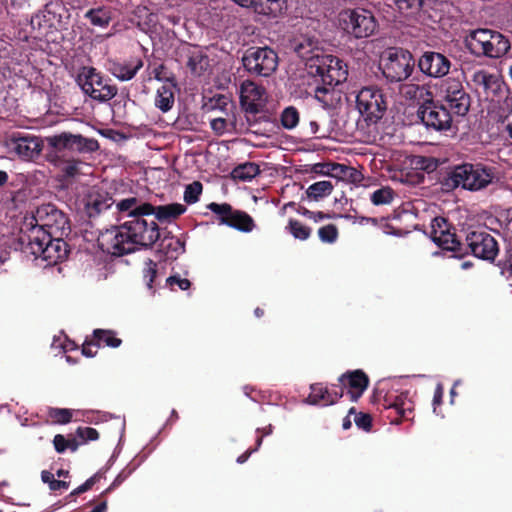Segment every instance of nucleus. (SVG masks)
<instances>
[{
  "label": "nucleus",
  "mask_w": 512,
  "mask_h": 512,
  "mask_svg": "<svg viewBox=\"0 0 512 512\" xmlns=\"http://www.w3.org/2000/svg\"><path fill=\"white\" fill-rule=\"evenodd\" d=\"M80 442L76 438H66L62 434H56L53 438V445L58 453H64L67 449L75 452L80 446Z\"/></svg>",
  "instance_id": "79ce46f5"
},
{
  "label": "nucleus",
  "mask_w": 512,
  "mask_h": 512,
  "mask_svg": "<svg viewBox=\"0 0 512 512\" xmlns=\"http://www.w3.org/2000/svg\"><path fill=\"white\" fill-rule=\"evenodd\" d=\"M61 237L50 233V239L47 240L39 255L47 265H55L67 258L68 244Z\"/></svg>",
  "instance_id": "bb28decb"
},
{
  "label": "nucleus",
  "mask_w": 512,
  "mask_h": 512,
  "mask_svg": "<svg viewBox=\"0 0 512 512\" xmlns=\"http://www.w3.org/2000/svg\"><path fill=\"white\" fill-rule=\"evenodd\" d=\"M166 284L171 290H175L174 285H177L182 291H186L191 287L190 280L181 278L179 274L169 276L166 280Z\"/></svg>",
  "instance_id": "5fc2aeb1"
},
{
  "label": "nucleus",
  "mask_w": 512,
  "mask_h": 512,
  "mask_svg": "<svg viewBox=\"0 0 512 512\" xmlns=\"http://www.w3.org/2000/svg\"><path fill=\"white\" fill-rule=\"evenodd\" d=\"M332 190L333 185L330 181H318L308 187L306 194L309 199L318 201L330 195Z\"/></svg>",
  "instance_id": "4c0bfd02"
},
{
  "label": "nucleus",
  "mask_w": 512,
  "mask_h": 512,
  "mask_svg": "<svg viewBox=\"0 0 512 512\" xmlns=\"http://www.w3.org/2000/svg\"><path fill=\"white\" fill-rule=\"evenodd\" d=\"M331 177L338 180H355L357 171L355 168L347 166L345 164L330 162Z\"/></svg>",
  "instance_id": "58836bf2"
},
{
  "label": "nucleus",
  "mask_w": 512,
  "mask_h": 512,
  "mask_svg": "<svg viewBox=\"0 0 512 512\" xmlns=\"http://www.w3.org/2000/svg\"><path fill=\"white\" fill-rule=\"evenodd\" d=\"M398 9L402 12L415 13L418 11L422 4L423 0H394Z\"/></svg>",
  "instance_id": "864d4df0"
},
{
  "label": "nucleus",
  "mask_w": 512,
  "mask_h": 512,
  "mask_svg": "<svg viewBox=\"0 0 512 512\" xmlns=\"http://www.w3.org/2000/svg\"><path fill=\"white\" fill-rule=\"evenodd\" d=\"M202 183L194 181L187 185L184 191V201L188 204H193L199 200V196L202 193Z\"/></svg>",
  "instance_id": "09e8293b"
},
{
  "label": "nucleus",
  "mask_w": 512,
  "mask_h": 512,
  "mask_svg": "<svg viewBox=\"0 0 512 512\" xmlns=\"http://www.w3.org/2000/svg\"><path fill=\"white\" fill-rule=\"evenodd\" d=\"M48 239L50 232L43 229V226L32 222L25 223L14 241V248L38 259Z\"/></svg>",
  "instance_id": "4468645a"
},
{
  "label": "nucleus",
  "mask_w": 512,
  "mask_h": 512,
  "mask_svg": "<svg viewBox=\"0 0 512 512\" xmlns=\"http://www.w3.org/2000/svg\"><path fill=\"white\" fill-rule=\"evenodd\" d=\"M172 86H175V84L162 85L157 89L155 106L164 113L168 112L174 104V93Z\"/></svg>",
  "instance_id": "72a5a7b5"
},
{
  "label": "nucleus",
  "mask_w": 512,
  "mask_h": 512,
  "mask_svg": "<svg viewBox=\"0 0 512 512\" xmlns=\"http://www.w3.org/2000/svg\"><path fill=\"white\" fill-rule=\"evenodd\" d=\"M260 173L259 165L254 162H245L236 166L232 172L231 177L239 181H250Z\"/></svg>",
  "instance_id": "f704fd0d"
},
{
  "label": "nucleus",
  "mask_w": 512,
  "mask_h": 512,
  "mask_svg": "<svg viewBox=\"0 0 512 512\" xmlns=\"http://www.w3.org/2000/svg\"><path fill=\"white\" fill-rule=\"evenodd\" d=\"M153 212L149 214L152 219L160 223H170L177 219L186 211V206L180 203H171L166 205H152Z\"/></svg>",
  "instance_id": "c756f323"
},
{
  "label": "nucleus",
  "mask_w": 512,
  "mask_h": 512,
  "mask_svg": "<svg viewBox=\"0 0 512 512\" xmlns=\"http://www.w3.org/2000/svg\"><path fill=\"white\" fill-rule=\"evenodd\" d=\"M160 249L164 250L167 255L170 252L180 253V252H184L185 244L179 238H175L173 236L172 237L165 236L160 242Z\"/></svg>",
  "instance_id": "a18cd8bd"
},
{
  "label": "nucleus",
  "mask_w": 512,
  "mask_h": 512,
  "mask_svg": "<svg viewBox=\"0 0 512 512\" xmlns=\"http://www.w3.org/2000/svg\"><path fill=\"white\" fill-rule=\"evenodd\" d=\"M239 100L246 114L256 115L262 112L266 105V90L251 80H245L240 85Z\"/></svg>",
  "instance_id": "aec40b11"
},
{
  "label": "nucleus",
  "mask_w": 512,
  "mask_h": 512,
  "mask_svg": "<svg viewBox=\"0 0 512 512\" xmlns=\"http://www.w3.org/2000/svg\"><path fill=\"white\" fill-rule=\"evenodd\" d=\"M93 338L99 343V346L103 343L107 347L117 348L122 343V340L116 336V332L113 330L95 329Z\"/></svg>",
  "instance_id": "e433bc0d"
},
{
  "label": "nucleus",
  "mask_w": 512,
  "mask_h": 512,
  "mask_svg": "<svg viewBox=\"0 0 512 512\" xmlns=\"http://www.w3.org/2000/svg\"><path fill=\"white\" fill-rule=\"evenodd\" d=\"M430 237L441 249L451 251L458 258V248L462 247L464 239L455 233V228L445 218L432 220Z\"/></svg>",
  "instance_id": "a211bd4d"
},
{
  "label": "nucleus",
  "mask_w": 512,
  "mask_h": 512,
  "mask_svg": "<svg viewBox=\"0 0 512 512\" xmlns=\"http://www.w3.org/2000/svg\"><path fill=\"white\" fill-rule=\"evenodd\" d=\"M117 202L107 191L93 188L86 197L85 212L90 219L95 218Z\"/></svg>",
  "instance_id": "393cba45"
},
{
  "label": "nucleus",
  "mask_w": 512,
  "mask_h": 512,
  "mask_svg": "<svg viewBox=\"0 0 512 512\" xmlns=\"http://www.w3.org/2000/svg\"><path fill=\"white\" fill-rule=\"evenodd\" d=\"M9 141L10 149L25 160L36 158L42 150L41 140L27 132H12Z\"/></svg>",
  "instance_id": "412c9836"
},
{
  "label": "nucleus",
  "mask_w": 512,
  "mask_h": 512,
  "mask_svg": "<svg viewBox=\"0 0 512 512\" xmlns=\"http://www.w3.org/2000/svg\"><path fill=\"white\" fill-rule=\"evenodd\" d=\"M504 269L512 275V247L507 250L506 258L504 260Z\"/></svg>",
  "instance_id": "774afa93"
},
{
  "label": "nucleus",
  "mask_w": 512,
  "mask_h": 512,
  "mask_svg": "<svg viewBox=\"0 0 512 512\" xmlns=\"http://www.w3.org/2000/svg\"><path fill=\"white\" fill-rule=\"evenodd\" d=\"M99 343L93 339H86L82 345V354L86 357H94L97 354Z\"/></svg>",
  "instance_id": "bf43d9fd"
},
{
  "label": "nucleus",
  "mask_w": 512,
  "mask_h": 512,
  "mask_svg": "<svg viewBox=\"0 0 512 512\" xmlns=\"http://www.w3.org/2000/svg\"><path fill=\"white\" fill-rule=\"evenodd\" d=\"M36 224L52 235L63 236L70 232V222L64 212L54 204H44L37 208L34 216Z\"/></svg>",
  "instance_id": "f3484780"
},
{
  "label": "nucleus",
  "mask_w": 512,
  "mask_h": 512,
  "mask_svg": "<svg viewBox=\"0 0 512 512\" xmlns=\"http://www.w3.org/2000/svg\"><path fill=\"white\" fill-rule=\"evenodd\" d=\"M379 406L387 412L385 416L391 424H400L403 420H412L415 408L414 401L409 391L399 394L388 393L384 396Z\"/></svg>",
  "instance_id": "2eb2a0df"
},
{
  "label": "nucleus",
  "mask_w": 512,
  "mask_h": 512,
  "mask_svg": "<svg viewBox=\"0 0 512 512\" xmlns=\"http://www.w3.org/2000/svg\"><path fill=\"white\" fill-rule=\"evenodd\" d=\"M330 218H332V215L329 213H325L323 211H314L310 220L318 223L322 220L330 219Z\"/></svg>",
  "instance_id": "338daca9"
},
{
  "label": "nucleus",
  "mask_w": 512,
  "mask_h": 512,
  "mask_svg": "<svg viewBox=\"0 0 512 512\" xmlns=\"http://www.w3.org/2000/svg\"><path fill=\"white\" fill-rule=\"evenodd\" d=\"M442 104L453 115L465 116L471 106V97L466 92L462 81L457 77H448L441 84Z\"/></svg>",
  "instance_id": "9b49d317"
},
{
  "label": "nucleus",
  "mask_w": 512,
  "mask_h": 512,
  "mask_svg": "<svg viewBox=\"0 0 512 512\" xmlns=\"http://www.w3.org/2000/svg\"><path fill=\"white\" fill-rule=\"evenodd\" d=\"M122 229V222L118 226L101 231L97 238L98 247L112 256H123L134 252V246L129 245V239Z\"/></svg>",
  "instance_id": "6ab92c4d"
},
{
  "label": "nucleus",
  "mask_w": 512,
  "mask_h": 512,
  "mask_svg": "<svg viewBox=\"0 0 512 512\" xmlns=\"http://www.w3.org/2000/svg\"><path fill=\"white\" fill-rule=\"evenodd\" d=\"M70 486V483L65 480H54L52 482V485L50 486V490L52 491H60V490H67Z\"/></svg>",
  "instance_id": "69168bd1"
},
{
  "label": "nucleus",
  "mask_w": 512,
  "mask_h": 512,
  "mask_svg": "<svg viewBox=\"0 0 512 512\" xmlns=\"http://www.w3.org/2000/svg\"><path fill=\"white\" fill-rule=\"evenodd\" d=\"M116 210L117 219L122 221V229L134 251L151 248L160 239L159 225L149 215L153 212L151 203L128 197L118 200Z\"/></svg>",
  "instance_id": "f03ea898"
},
{
  "label": "nucleus",
  "mask_w": 512,
  "mask_h": 512,
  "mask_svg": "<svg viewBox=\"0 0 512 512\" xmlns=\"http://www.w3.org/2000/svg\"><path fill=\"white\" fill-rule=\"evenodd\" d=\"M497 170L483 163L464 162L448 167L438 178L443 192L449 193L457 188L471 192L486 189L499 182Z\"/></svg>",
  "instance_id": "7ed1b4c3"
},
{
  "label": "nucleus",
  "mask_w": 512,
  "mask_h": 512,
  "mask_svg": "<svg viewBox=\"0 0 512 512\" xmlns=\"http://www.w3.org/2000/svg\"><path fill=\"white\" fill-rule=\"evenodd\" d=\"M47 144L53 150L48 154V161L57 167L63 178L71 179L79 174L80 160L65 159L66 150L77 153H91L99 149V143L94 138H86L80 134L62 132L46 138Z\"/></svg>",
  "instance_id": "20e7f679"
},
{
  "label": "nucleus",
  "mask_w": 512,
  "mask_h": 512,
  "mask_svg": "<svg viewBox=\"0 0 512 512\" xmlns=\"http://www.w3.org/2000/svg\"><path fill=\"white\" fill-rule=\"evenodd\" d=\"M134 471V468L129 466L125 467L114 479L111 485L103 491V494H108L112 492L116 487L122 484Z\"/></svg>",
  "instance_id": "13d9d810"
},
{
  "label": "nucleus",
  "mask_w": 512,
  "mask_h": 512,
  "mask_svg": "<svg viewBox=\"0 0 512 512\" xmlns=\"http://www.w3.org/2000/svg\"><path fill=\"white\" fill-rule=\"evenodd\" d=\"M287 8L286 0H257L254 6L258 13L277 17L281 15Z\"/></svg>",
  "instance_id": "473e14b6"
},
{
  "label": "nucleus",
  "mask_w": 512,
  "mask_h": 512,
  "mask_svg": "<svg viewBox=\"0 0 512 512\" xmlns=\"http://www.w3.org/2000/svg\"><path fill=\"white\" fill-rule=\"evenodd\" d=\"M294 51L305 62L308 75L317 78L321 83L314 89L315 98L327 104L326 94L347 80V64L337 56L325 53L319 41L311 37L298 40Z\"/></svg>",
  "instance_id": "f257e3e1"
},
{
  "label": "nucleus",
  "mask_w": 512,
  "mask_h": 512,
  "mask_svg": "<svg viewBox=\"0 0 512 512\" xmlns=\"http://www.w3.org/2000/svg\"><path fill=\"white\" fill-rule=\"evenodd\" d=\"M356 107L367 126L376 124L385 114L387 102L376 86L362 88L356 96Z\"/></svg>",
  "instance_id": "9d476101"
},
{
  "label": "nucleus",
  "mask_w": 512,
  "mask_h": 512,
  "mask_svg": "<svg viewBox=\"0 0 512 512\" xmlns=\"http://www.w3.org/2000/svg\"><path fill=\"white\" fill-rule=\"evenodd\" d=\"M181 51L187 59L186 67L190 73L195 77L202 76L209 67L208 56L197 46L191 44L183 46Z\"/></svg>",
  "instance_id": "cd10ccee"
},
{
  "label": "nucleus",
  "mask_w": 512,
  "mask_h": 512,
  "mask_svg": "<svg viewBox=\"0 0 512 512\" xmlns=\"http://www.w3.org/2000/svg\"><path fill=\"white\" fill-rule=\"evenodd\" d=\"M399 92L406 100L417 102L419 106L433 98V93L430 91L429 87L414 83L402 84Z\"/></svg>",
  "instance_id": "7c9ffc66"
},
{
  "label": "nucleus",
  "mask_w": 512,
  "mask_h": 512,
  "mask_svg": "<svg viewBox=\"0 0 512 512\" xmlns=\"http://www.w3.org/2000/svg\"><path fill=\"white\" fill-rule=\"evenodd\" d=\"M420 71L431 78H441L446 76L451 68L450 59L442 53L436 51H425L417 63Z\"/></svg>",
  "instance_id": "5701e85b"
},
{
  "label": "nucleus",
  "mask_w": 512,
  "mask_h": 512,
  "mask_svg": "<svg viewBox=\"0 0 512 512\" xmlns=\"http://www.w3.org/2000/svg\"><path fill=\"white\" fill-rule=\"evenodd\" d=\"M156 276H157V264L153 260L148 259V261L146 262V266L143 269V277H144V280L146 281V285L148 286L149 289L153 288V283H154Z\"/></svg>",
  "instance_id": "603ef678"
},
{
  "label": "nucleus",
  "mask_w": 512,
  "mask_h": 512,
  "mask_svg": "<svg viewBox=\"0 0 512 512\" xmlns=\"http://www.w3.org/2000/svg\"><path fill=\"white\" fill-rule=\"evenodd\" d=\"M339 27L355 39L371 36L377 27V22L371 11L363 8L345 9L338 15Z\"/></svg>",
  "instance_id": "1a4fd4ad"
},
{
  "label": "nucleus",
  "mask_w": 512,
  "mask_h": 512,
  "mask_svg": "<svg viewBox=\"0 0 512 512\" xmlns=\"http://www.w3.org/2000/svg\"><path fill=\"white\" fill-rule=\"evenodd\" d=\"M413 163L416 165L417 168L427 172H433L434 170H436L438 166V162L435 158L426 156L415 157Z\"/></svg>",
  "instance_id": "3c124183"
},
{
  "label": "nucleus",
  "mask_w": 512,
  "mask_h": 512,
  "mask_svg": "<svg viewBox=\"0 0 512 512\" xmlns=\"http://www.w3.org/2000/svg\"><path fill=\"white\" fill-rule=\"evenodd\" d=\"M166 70H167V68L165 67V65L160 64L153 71L154 77H155V79H157L159 81L165 80V81L172 83L174 81V76H167Z\"/></svg>",
  "instance_id": "680f3d73"
},
{
  "label": "nucleus",
  "mask_w": 512,
  "mask_h": 512,
  "mask_svg": "<svg viewBox=\"0 0 512 512\" xmlns=\"http://www.w3.org/2000/svg\"><path fill=\"white\" fill-rule=\"evenodd\" d=\"M48 417L55 424H67L72 420V411L66 408H53L48 409Z\"/></svg>",
  "instance_id": "c03bdc74"
},
{
  "label": "nucleus",
  "mask_w": 512,
  "mask_h": 512,
  "mask_svg": "<svg viewBox=\"0 0 512 512\" xmlns=\"http://www.w3.org/2000/svg\"><path fill=\"white\" fill-rule=\"evenodd\" d=\"M417 116L427 129L437 132L449 130L453 122L451 111L434 98L418 107Z\"/></svg>",
  "instance_id": "ddd939ff"
},
{
  "label": "nucleus",
  "mask_w": 512,
  "mask_h": 512,
  "mask_svg": "<svg viewBox=\"0 0 512 512\" xmlns=\"http://www.w3.org/2000/svg\"><path fill=\"white\" fill-rule=\"evenodd\" d=\"M338 236L339 231L335 224H327L318 229V237L323 243L332 244L337 241Z\"/></svg>",
  "instance_id": "49530a36"
},
{
  "label": "nucleus",
  "mask_w": 512,
  "mask_h": 512,
  "mask_svg": "<svg viewBox=\"0 0 512 512\" xmlns=\"http://www.w3.org/2000/svg\"><path fill=\"white\" fill-rule=\"evenodd\" d=\"M498 253L499 245L496 238L482 228L466 232L463 245L458 248V258L471 254L488 262H493Z\"/></svg>",
  "instance_id": "0eeeda50"
},
{
  "label": "nucleus",
  "mask_w": 512,
  "mask_h": 512,
  "mask_svg": "<svg viewBox=\"0 0 512 512\" xmlns=\"http://www.w3.org/2000/svg\"><path fill=\"white\" fill-rule=\"evenodd\" d=\"M143 65L144 62L139 57L131 58L129 61L108 60L107 70L118 80L129 81L136 76Z\"/></svg>",
  "instance_id": "c85d7f7f"
},
{
  "label": "nucleus",
  "mask_w": 512,
  "mask_h": 512,
  "mask_svg": "<svg viewBox=\"0 0 512 512\" xmlns=\"http://www.w3.org/2000/svg\"><path fill=\"white\" fill-rule=\"evenodd\" d=\"M443 394H444L443 386L441 384H438L435 388L434 396H433L434 410L436 409V406H438L442 403Z\"/></svg>",
  "instance_id": "0e129e2a"
},
{
  "label": "nucleus",
  "mask_w": 512,
  "mask_h": 512,
  "mask_svg": "<svg viewBox=\"0 0 512 512\" xmlns=\"http://www.w3.org/2000/svg\"><path fill=\"white\" fill-rule=\"evenodd\" d=\"M207 208L218 216L220 224L245 233L251 232L255 228V222L248 213L235 210L228 203L211 202L207 205Z\"/></svg>",
  "instance_id": "dca6fc26"
},
{
  "label": "nucleus",
  "mask_w": 512,
  "mask_h": 512,
  "mask_svg": "<svg viewBox=\"0 0 512 512\" xmlns=\"http://www.w3.org/2000/svg\"><path fill=\"white\" fill-rule=\"evenodd\" d=\"M55 13L50 10V5L46 4L44 9L38 11L31 18V26L33 29H42L53 26Z\"/></svg>",
  "instance_id": "c9c22d12"
},
{
  "label": "nucleus",
  "mask_w": 512,
  "mask_h": 512,
  "mask_svg": "<svg viewBox=\"0 0 512 512\" xmlns=\"http://www.w3.org/2000/svg\"><path fill=\"white\" fill-rule=\"evenodd\" d=\"M210 126L215 133L221 135L226 130L227 121L224 118H215L211 120Z\"/></svg>",
  "instance_id": "052dcab7"
},
{
  "label": "nucleus",
  "mask_w": 512,
  "mask_h": 512,
  "mask_svg": "<svg viewBox=\"0 0 512 512\" xmlns=\"http://www.w3.org/2000/svg\"><path fill=\"white\" fill-rule=\"evenodd\" d=\"M84 18L89 20L93 26L107 28L113 18L112 8L108 6L91 8L86 11Z\"/></svg>",
  "instance_id": "2f4dec72"
},
{
  "label": "nucleus",
  "mask_w": 512,
  "mask_h": 512,
  "mask_svg": "<svg viewBox=\"0 0 512 512\" xmlns=\"http://www.w3.org/2000/svg\"><path fill=\"white\" fill-rule=\"evenodd\" d=\"M356 222L361 224V225L372 224L374 226H378L381 223V226H382V228H383L385 233L398 235V233L393 229V227L391 225H389L385 221L384 218L378 219V218H374V217L360 216V217H355L354 223H356Z\"/></svg>",
  "instance_id": "de8ad7c7"
},
{
  "label": "nucleus",
  "mask_w": 512,
  "mask_h": 512,
  "mask_svg": "<svg viewBox=\"0 0 512 512\" xmlns=\"http://www.w3.org/2000/svg\"><path fill=\"white\" fill-rule=\"evenodd\" d=\"M394 191L390 187H382L371 194L370 200L374 205H386L392 202Z\"/></svg>",
  "instance_id": "37998d69"
},
{
  "label": "nucleus",
  "mask_w": 512,
  "mask_h": 512,
  "mask_svg": "<svg viewBox=\"0 0 512 512\" xmlns=\"http://www.w3.org/2000/svg\"><path fill=\"white\" fill-rule=\"evenodd\" d=\"M299 120L300 114L294 106H288L281 112L280 122L287 130L294 129L298 125Z\"/></svg>",
  "instance_id": "a19ab883"
},
{
  "label": "nucleus",
  "mask_w": 512,
  "mask_h": 512,
  "mask_svg": "<svg viewBox=\"0 0 512 512\" xmlns=\"http://www.w3.org/2000/svg\"><path fill=\"white\" fill-rule=\"evenodd\" d=\"M76 435L82 440L81 444L87 441H95L99 438L98 431L92 427H78Z\"/></svg>",
  "instance_id": "6e6d98bb"
},
{
  "label": "nucleus",
  "mask_w": 512,
  "mask_h": 512,
  "mask_svg": "<svg viewBox=\"0 0 512 512\" xmlns=\"http://www.w3.org/2000/svg\"><path fill=\"white\" fill-rule=\"evenodd\" d=\"M310 390L306 401L312 405L329 406L342 397V390L337 387V384L327 387L322 383H314L310 386Z\"/></svg>",
  "instance_id": "a878e982"
},
{
  "label": "nucleus",
  "mask_w": 512,
  "mask_h": 512,
  "mask_svg": "<svg viewBox=\"0 0 512 512\" xmlns=\"http://www.w3.org/2000/svg\"><path fill=\"white\" fill-rule=\"evenodd\" d=\"M414 66L415 60L408 50L393 48L383 60L382 73L390 82H401L412 74Z\"/></svg>",
  "instance_id": "f8f14e48"
},
{
  "label": "nucleus",
  "mask_w": 512,
  "mask_h": 512,
  "mask_svg": "<svg viewBox=\"0 0 512 512\" xmlns=\"http://www.w3.org/2000/svg\"><path fill=\"white\" fill-rule=\"evenodd\" d=\"M369 385L368 375L361 369L347 371L338 378L337 387L342 390L347 389V394L352 401H357Z\"/></svg>",
  "instance_id": "b1692460"
},
{
  "label": "nucleus",
  "mask_w": 512,
  "mask_h": 512,
  "mask_svg": "<svg viewBox=\"0 0 512 512\" xmlns=\"http://www.w3.org/2000/svg\"><path fill=\"white\" fill-rule=\"evenodd\" d=\"M76 83L84 94L98 102H107L117 95L118 88L111 84V79L106 78L95 67L83 66L76 76Z\"/></svg>",
  "instance_id": "423d86ee"
},
{
  "label": "nucleus",
  "mask_w": 512,
  "mask_h": 512,
  "mask_svg": "<svg viewBox=\"0 0 512 512\" xmlns=\"http://www.w3.org/2000/svg\"><path fill=\"white\" fill-rule=\"evenodd\" d=\"M472 83L479 94H483L486 100L494 101L503 90L504 81L501 75L487 70H477L472 75Z\"/></svg>",
  "instance_id": "4be33fe9"
},
{
  "label": "nucleus",
  "mask_w": 512,
  "mask_h": 512,
  "mask_svg": "<svg viewBox=\"0 0 512 512\" xmlns=\"http://www.w3.org/2000/svg\"><path fill=\"white\" fill-rule=\"evenodd\" d=\"M278 54L270 47L251 46L241 58L245 71L254 77H269L278 67Z\"/></svg>",
  "instance_id": "6e6552de"
},
{
  "label": "nucleus",
  "mask_w": 512,
  "mask_h": 512,
  "mask_svg": "<svg viewBox=\"0 0 512 512\" xmlns=\"http://www.w3.org/2000/svg\"><path fill=\"white\" fill-rule=\"evenodd\" d=\"M261 444H262V436H258L257 439H256V446H255V448H249L247 451H245L243 454H241L237 458V463H239V464L245 463L248 460V458L251 456V454L259 449Z\"/></svg>",
  "instance_id": "e2e57ef3"
},
{
  "label": "nucleus",
  "mask_w": 512,
  "mask_h": 512,
  "mask_svg": "<svg viewBox=\"0 0 512 512\" xmlns=\"http://www.w3.org/2000/svg\"><path fill=\"white\" fill-rule=\"evenodd\" d=\"M354 414V422L359 429L369 432L372 429V417L368 413L359 412L357 413L355 408L352 407L349 410V415Z\"/></svg>",
  "instance_id": "8fccbe9b"
},
{
  "label": "nucleus",
  "mask_w": 512,
  "mask_h": 512,
  "mask_svg": "<svg viewBox=\"0 0 512 512\" xmlns=\"http://www.w3.org/2000/svg\"><path fill=\"white\" fill-rule=\"evenodd\" d=\"M286 229L295 239H299L301 241L307 240L312 232L310 227L293 218L289 219Z\"/></svg>",
  "instance_id": "ea45409f"
},
{
  "label": "nucleus",
  "mask_w": 512,
  "mask_h": 512,
  "mask_svg": "<svg viewBox=\"0 0 512 512\" xmlns=\"http://www.w3.org/2000/svg\"><path fill=\"white\" fill-rule=\"evenodd\" d=\"M464 42L468 51L475 57L498 59L505 56L511 48L510 41L505 35L486 28L469 31Z\"/></svg>",
  "instance_id": "39448f33"
},
{
  "label": "nucleus",
  "mask_w": 512,
  "mask_h": 512,
  "mask_svg": "<svg viewBox=\"0 0 512 512\" xmlns=\"http://www.w3.org/2000/svg\"><path fill=\"white\" fill-rule=\"evenodd\" d=\"M102 477V474L100 472H97L93 476H91L89 479H87L82 485L74 489L70 496H78L88 490H90Z\"/></svg>",
  "instance_id": "4d7b16f0"
}]
</instances>
